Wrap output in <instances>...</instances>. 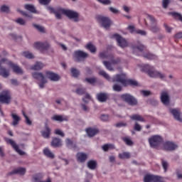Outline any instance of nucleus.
<instances>
[{"instance_id":"f257e3e1","label":"nucleus","mask_w":182,"mask_h":182,"mask_svg":"<svg viewBox=\"0 0 182 182\" xmlns=\"http://www.w3.org/2000/svg\"><path fill=\"white\" fill-rule=\"evenodd\" d=\"M99 75H100V76H103V77L107 79V80H109V82H113L114 83L119 82L124 86L126 83V74H117L112 78H110V75H109V74L105 73V70H101L99 72Z\"/></svg>"},{"instance_id":"f03ea898","label":"nucleus","mask_w":182,"mask_h":182,"mask_svg":"<svg viewBox=\"0 0 182 182\" xmlns=\"http://www.w3.org/2000/svg\"><path fill=\"white\" fill-rule=\"evenodd\" d=\"M142 72L147 73L148 76L150 77H159V79H164L166 75L156 70L154 67L146 64L142 67L141 69Z\"/></svg>"},{"instance_id":"7ed1b4c3","label":"nucleus","mask_w":182,"mask_h":182,"mask_svg":"<svg viewBox=\"0 0 182 182\" xmlns=\"http://www.w3.org/2000/svg\"><path fill=\"white\" fill-rule=\"evenodd\" d=\"M95 19L101 28H104V29H109L113 24L110 18L106 16L97 14L95 16Z\"/></svg>"},{"instance_id":"20e7f679","label":"nucleus","mask_w":182,"mask_h":182,"mask_svg":"<svg viewBox=\"0 0 182 182\" xmlns=\"http://www.w3.org/2000/svg\"><path fill=\"white\" fill-rule=\"evenodd\" d=\"M121 99L125 103H127L129 106H137L139 105V101L137 98L129 93L122 94L121 95Z\"/></svg>"},{"instance_id":"39448f33","label":"nucleus","mask_w":182,"mask_h":182,"mask_svg":"<svg viewBox=\"0 0 182 182\" xmlns=\"http://www.w3.org/2000/svg\"><path fill=\"white\" fill-rule=\"evenodd\" d=\"M31 76L33 79H36V80H38L40 82L38 83V86L40 89H43L45 87L46 83H48V80L43 75V73L39 72H33L31 73Z\"/></svg>"},{"instance_id":"423d86ee","label":"nucleus","mask_w":182,"mask_h":182,"mask_svg":"<svg viewBox=\"0 0 182 182\" xmlns=\"http://www.w3.org/2000/svg\"><path fill=\"white\" fill-rule=\"evenodd\" d=\"M149 143L152 149H157L163 143V137L160 135H154L149 139Z\"/></svg>"},{"instance_id":"0eeeda50","label":"nucleus","mask_w":182,"mask_h":182,"mask_svg":"<svg viewBox=\"0 0 182 182\" xmlns=\"http://www.w3.org/2000/svg\"><path fill=\"white\" fill-rule=\"evenodd\" d=\"M148 19H149L151 23L149 31H151L152 33H158L160 31V27L157 25V21L156 18L151 15H148Z\"/></svg>"},{"instance_id":"6e6552de","label":"nucleus","mask_w":182,"mask_h":182,"mask_svg":"<svg viewBox=\"0 0 182 182\" xmlns=\"http://www.w3.org/2000/svg\"><path fill=\"white\" fill-rule=\"evenodd\" d=\"M73 58L76 62H83L85 59L89 58V54L83 50H75L73 53Z\"/></svg>"},{"instance_id":"1a4fd4ad","label":"nucleus","mask_w":182,"mask_h":182,"mask_svg":"<svg viewBox=\"0 0 182 182\" xmlns=\"http://www.w3.org/2000/svg\"><path fill=\"white\" fill-rule=\"evenodd\" d=\"M33 46L34 49H36L37 50H39L40 52H41V53H43V52H45L49 49L50 45H49L48 42L42 43L40 41H37L33 43Z\"/></svg>"},{"instance_id":"9d476101","label":"nucleus","mask_w":182,"mask_h":182,"mask_svg":"<svg viewBox=\"0 0 182 182\" xmlns=\"http://www.w3.org/2000/svg\"><path fill=\"white\" fill-rule=\"evenodd\" d=\"M63 12L64 15L68 16L69 19H73L75 22H79V14L77 11L65 9L61 10Z\"/></svg>"},{"instance_id":"9b49d317","label":"nucleus","mask_w":182,"mask_h":182,"mask_svg":"<svg viewBox=\"0 0 182 182\" xmlns=\"http://www.w3.org/2000/svg\"><path fill=\"white\" fill-rule=\"evenodd\" d=\"M11 93L9 91H4L0 95V103H4L5 105H9L11 103Z\"/></svg>"},{"instance_id":"f8f14e48","label":"nucleus","mask_w":182,"mask_h":182,"mask_svg":"<svg viewBox=\"0 0 182 182\" xmlns=\"http://www.w3.org/2000/svg\"><path fill=\"white\" fill-rule=\"evenodd\" d=\"M112 38L116 39L118 46H119L120 48H127V41L124 38L122 37V36L116 33L112 36Z\"/></svg>"},{"instance_id":"ddd939ff","label":"nucleus","mask_w":182,"mask_h":182,"mask_svg":"<svg viewBox=\"0 0 182 182\" xmlns=\"http://www.w3.org/2000/svg\"><path fill=\"white\" fill-rule=\"evenodd\" d=\"M169 112L173 116V118L175 119V120H177V122L182 123L181 111H180V109L178 108L170 109Z\"/></svg>"},{"instance_id":"4468645a","label":"nucleus","mask_w":182,"mask_h":182,"mask_svg":"<svg viewBox=\"0 0 182 182\" xmlns=\"http://www.w3.org/2000/svg\"><path fill=\"white\" fill-rule=\"evenodd\" d=\"M6 141L8 144H10L11 147H13V149L15 150V151H16V153H18L20 156H25V151L19 149V146L16 144V142H15V141L11 139H7Z\"/></svg>"},{"instance_id":"2eb2a0df","label":"nucleus","mask_w":182,"mask_h":182,"mask_svg":"<svg viewBox=\"0 0 182 182\" xmlns=\"http://www.w3.org/2000/svg\"><path fill=\"white\" fill-rule=\"evenodd\" d=\"M160 99L164 106H168V105H170V95H168V92L162 91L161 92Z\"/></svg>"},{"instance_id":"dca6fc26","label":"nucleus","mask_w":182,"mask_h":182,"mask_svg":"<svg viewBox=\"0 0 182 182\" xmlns=\"http://www.w3.org/2000/svg\"><path fill=\"white\" fill-rule=\"evenodd\" d=\"M51 147L53 149H59L63 146V141L58 137H53L50 142Z\"/></svg>"},{"instance_id":"f3484780","label":"nucleus","mask_w":182,"mask_h":182,"mask_svg":"<svg viewBox=\"0 0 182 182\" xmlns=\"http://www.w3.org/2000/svg\"><path fill=\"white\" fill-rule=\"evenodd\" d=\"M46 77L47 79L51 80V82H59L60 77L59 75L52 72V71H46Z\"/></svg>"},{"instance_id":"a211bd4d","label":"nucleus","mask_w":182,"mask_h":182,"mask_svg":"<svg viewBox=\"0 0 182 182\" xmlns=\"http://www.w3.org/2000/svg\"><path fill=\"white\" fill-rule=\"evenodd\" d=\"M26 173V168L18 167L14 169L11 172H9L7 176H14V174H18V176H25Z\"/></svg>"},{"instance_id":"6ab92c4d","label":"nucleus","mask_w":182,"mask_h":182,"mask_svg":"<svg viewBox=\"0 0 182 182\" xmlns=\"http://www.w3.org/2000/svg\"><path fill=\"white\" fill-rule=\"evenodd\" d=\"M164 149L166 151H173L178 149V146L173 142L166 141L164 144Z\"/></svg>"},{"instance_id":"aec40b11","label":"nucleus","mask_w":182,"mask_h":182,"mask_svg":"<svg viewBox=\"0 0 182 182\" xmlns=\"http://www.w3.org/2000/svg\"><path fill=\"white\" fill-rule=\"evenodd\" d=\"M160 176L151 175V174H146L144 176V182H158L160 180Z\"/></svg>"},{"instance_id":"412c9836","label":"nucleus","mask_w":182,"mask_h":182,"mask_svg":"<svg viewBox=\"0 0 182 182\" xmlns=\"http://www.w3.org/2000/svg\"><path fill=\"white\" fill-rule=\"evenodd\" d=\"M9 65L11 68H12L14 73H16L17 75H23V70H22L18 65L14 64L11 62L9 63Z\"/></svg>"},{"instance_id":"4be33fe9","label":"nucleus","mask_w":182,"mask_h":182,"mask_svg":"<svg viewBox=\"0 0 182 182\" xmlns=\"http://www.w3.org/2000/svg\"><path fill=\"white\" fill-rule=\"evenodd\" d=\"M97 99L101 103H103L109 99V94L106 92H100L97 95Z\"/></svg>"},{"instance_id":"5701e85b","label":"nucleus","mask_w":182,"mask_h":182,"mask_svg":"<svg viewBox=\"0 0 182 182\" xmlns=\"http://www.w3.org/2000/svg\"><path fill=\"white\" fill-rule=\"evenodd\" d=\"M45 68V64L41 61H37L34 65L31 66V70H42Z\"/></svg>"},{"instance_id":"b1692460","label":"nucleus","mask_w":182,"mask_h":182,"mask_svg":"<svg viewBox=\"0 0 182 182\" xmlns=\"http://www.w3.org/2000/svg\"><path fill=\"white\" fill-rule=\"evenodd\" d=\"M65 144L68 149H70V150H76L77 147V145H76V143H74L73 141H72L69 138H67L65 139Z\"/></svg>"},{"instance_id":"393cba45","label":"nucleus","mask_w":182,"mask_h":182,"mask_svg":"<svg viewBox=\"0 0 182 182\" xmlns=\"http://www.w3.org/2000/svg\"><path fill=\"white\" fill-rule=\"evenodd\" d=\"M43 177H45V174L43 173H36L32 176L31 181L32 182H42L43 180Z\"/></svg>"},{"instance_id":"a878e982","label":"nucleus","mask_w":182,"mask_h":182,"mask_svg":"<svg viewBox=\"0 0 182 182\" xmlns=\"http://www.w3.org/2000/svg\"><path fill=\"white\" fill-rule=\"evenodd\" d=\"M41 134L43 139H49L50 137V128H49L48 124H46L45 130L41 131Z\"/></svg>"},{"instance_id":"bb28decb","label":"nucleus","mask_w":182,"mask_h":182,"mask_svg":"<svg viewBox=\"0 0 182 182\" xmlns=\"http://www.w3.org/2000/svg\"><path fill=\"white\" fill-rule=\"evenodd\" d=\"M77 159L80 163H85L87 160V154L83 152H79L77 154Z\"/></svg>"},{"instance_id":"cd10ccee","label":"nucleus","mask_w":182,"mask_h":182,"mask_svg":"<svg viewBox=\"0 0 182 182\" xmlns=\"http://www.w3.org/2000/svg\"><path fill=\"white\" fill-rule=\"evenodd\" d=\"M12 119H13V122H12V126L15 127V126H18V124H19V122H21V117L18 116V114H15V113H11V114Z\"/></svg>"},{"instance_id":"c85d7f7f","label":"nucleus","mask_w":182,"mask_h":182,"mask_svg":"<svg viewBox=\"0 0 182 182\" xmlns=\"http://www.w3.org/2000/svg\"><path fill=\"white\" fill-rule=\"evenodd\" d=\"M43 153L44 156H46V157H48V159H51V160H53V159H55V154L48 148H45L43 150Z\"/></svg>"},{"instance_id":"c756f323","label":"nucleus","mask_w":182,"mask_h":182,"mask_svg":"<svg viewBox=\"0 0 182 182\" xmlns=\"http://www.w3.org/2000/svg\"><path fill=\"white\" fill-rule=\"evenodd\" d=\"M124 87H127V86H132V87H136L139 86V82L134 80L132 79H127L125 80V83L124 84Z\"/></svg>"},{"instance_id":"7c9ffc66","label":"nucleus","mask_w":182,"mask_h":182,"mask_svg":"<svg viewBox=\"0 0 182 182\" xmlns=\"http://www.w3.org/2000/svg\"><path fill=\"white\" fill-rule=\"evenodd\" d=\"M132 49L134 53L136 49H137V50H139V52H143V50L146 49V46L143 45V43H140V41H138L137 45L132 46Z\"/></svg>"},{"instance_id":"2f4dec72","label":"nucleus","mask_w":182,"mask_h":182,"mask_svg":"<svg viewBox=\"0 0 182 182\" xmlns=\"http://www.w3.org/2000/svg\"><path fill=\"white\" fill-rule=\"evenodd\" d=\"M143 58H144L145 59H148L149 60H156V59H157V55L150 53V52H146L144 53L142 55Z\"/></svg>"},{"instance_id":"473e14b6","label":"nucleus","mask_w":182,"mask_h":182,"mask_svg":"<svg viewBox=\"0 0 182 182\" xmlns=\"http://www.w3.org/2000/svg\"><path fill=\"white\" fill-rule=\"evenodd\" d=\"M86 132L89 137H93L94 136H96L97 133H99V129L95 128H88L86 129Z\"/></svg>"},{"instance_id":"72a5a7b5","label":"nucleus","mask_w":182,"mask_h":182,"mask_svg":"<svg viewBox=\"0 0 182 182\" xmlns=\"http://www.w3.org/2000/svg\"><path fill=\"white\" fill-rule=\"evenodd\" d=\"M52 120H54V122H66V120H68V118L66 117H63V115H58L55 114L54 116L52 117Z\"/></svg>"},{"instance_id":"f704fd0d","label":"nucleus","mask_w":182,"mask_h":182,"mask_svg":"<svg viewBox=\"0 0 182 182\" xmlns=\"http://www.w3.org/2000/svg\"><path fill=\"white\" fill-rule=\"evenodd\" d=\"M87 166L90 170H95V168L97 167V161L95 160H90L87 163Z\"/></svg>"},{"instance_id":"c9c22d12","label":"nucleus","mask_w":182,"mask_h":182,"mask_svg":"<svg viewBox=\"0 0 182 182\" xmlns=\"http://www.w3.org/2000/svg\"><path fill=\"white\" fill-rule=\"evenodd\" d=\"M0 12L1 14H11V8L9 7V6H7L6 4H2L0 6Z\"/></svg>"},{"instance_id":"e433bc0d","label":"nucleus","mask_w":182,"mask_h":182,"mask_svg":"<svg viewBox=\"0 0 182 182\" xmlns=\"http://www.w3.org/2000/svg\"><path fill=\"white\" fill-rule=\"evenodd\" d=\"M24 8L26 9V11L31 12V14H38V11H36L35 6L32 4H25Z\"/></svg>"},{"instance_id":"4c0bfd02","label":"nucleus","mask_w":182,"mask_h":182,"mask_svg":"<svg viewBox=\"0 0 182 182\" xmlns=\"http://www.w3.org/2000/svg\"><path fill=\"white\" fill-rule=\"evenodd\" d=\"M0 76L8 77L9 76V70L4 67H0Z\"/></svg>"},{"instance_id":"58836bf2","label":"nucleus","mask_w":182,"mask_h":182,"mask_svg":"<svg viewBox=\"0 0 182 182\" xmlns=\"http://www.w3.org/2000/svg\"><path fill=\"white\" fill-rule=\"evenodd\" d=\"M99 56L101 59H113L114 58L113 54H107L106 52L100 53Z\"/></svg>"},{"instance_id":"ea45409f","label":"nucleus","mask_w":182,"mask_h":182,"mask_svg":"<svg viewBox=\"0 0 182 182\" xmlns=\"http://www.w3.org/2000/svg\"><path fill=\"white\" fill-rule=\"evenodd\" d=\"M86 49H87L88 50H90V52H91V53H96V46L95 45H93V43H88L86 46H85Z\"/></svg>"},{"instance_id":"a19ab883","label":"nucleus","mask_w":182,"mask_h":182,"mask_svg":"<svg viewBox=\"0 0 182 182\" xmlns=\"http://www.w3.org/2000/svg\"><path fill=\"white\" fill-rule=\"evenodd\" d=\"M132 120H136V122H146V119L141 117V115L134 114L130 116Z\"/></svg>"},{"instance_id":"79ce46f5","label":"nucleus","mask_w":182,"mask_h":182,"mask_svg":"<svg viewBox=\"0 0 182 182\" xmlns=\"http://www.w3.org/2000/svg\"><path fill=\"white\" fill-rule=\"evenodd\" d=\"M102 63L104 66H105L106 69H107V70H114L112 61H102Z\"/></svg>"},{"instance_id":"37998d69","label":"nucleus","mask_w":182,"mask_h":182,"mask_svg":"<svg viewBox=\"0 0 182 182\" xmlns=\"http://www.w3.org/2000/svg\"><path fill=\"white\" fill-rule=\"evenodd\" d=\"M70 72H71V75L73 76V77H79V76H80V71H79V70L75 68H72L70 69Z\"/></svg>"},{"instance_id":"c03bdc74","label":"nucleus","mask_w":182,"mask_h":182,"mask_svg":"<svg viewBox=\"0 0 182 182\" xmlns=\"http://www.w3.org/2000/svg\"><path fill=\"white\" fill-rule=\"evenodd\" d=\"M84 82H87V83H89V85H94L96 82H97V78L95 77H86L84 80Z\"/></svg>"},{"instance_id":"a18cd8bd","label":"nucleus","mask_w":182,"mask_h":182,"mask_svg":"<svg viewBox=\"0 0 182 182\" xmlns=\"http://www.w3.org/2000/svg\"><path fill=\"white\" fill-rule=\"evenodd\" d=\"M65 11V9H58V11H55L54 13V15H55L56 19H62V14H63V11Z\"/></svg>"},{"instance_id":"49530a36","label":"nucleus","mask_w":182,"mask_h":182,"mask_svg":"<svg viewBox=\"0 0 182 182\" xmlns=\"http://www.w3.org/2000/svg\"><path fill=\"white\" fill-rule=\"evenodd\" d=\"M112 90H114V92H122L123 87L120 84L115 83L112 85Z\"/></svg>"},{"instance_id":"de8ad7c7","label":"nucleus","mask_w":182,"mask_h":182,"mask_svg":"<svg viewBox=\"0 0 182 182\" xmlns=\"http://www.w3.org/2000/svg\"><path fill=\"white\" fill-rule=\"evenodd\" d=\"M75 93L77 95H79L80 96H82L83 95H86V88L85 87H78L75 90Z\"/></svg>"},{"instance_id":"09e8293b","label":"nucleus","mask_w":182,"mask_h":182,"mask_svg":"<svg viewBox=\"0 0 182 182\" xmlns=\"http://www.w3.org/2000/svg\"><path fill=\"white\" fill-rule=\"evenodd\" d=\"M171 15L174 18V19H178V21H180L182 22V15L180 13L177 12H171Z\"/></svg>"},{"instance_id":"8fccbe9b","label":"nucleus","mask_w":182,"mask_h":182,"mask_svg":"<svg viewBox=\"0 0 182 182\" xmlns=\"http://www.w3.org/2000/svg\"><path fill=\"white\" fill-rule=\"evenodd\" d=\"M102 150H104L105 151H109V149H114V145L112 144H104L102 146Z\"/></svg>"},{"instance_id":"3c124183","label":"nucleus","mask_w":182,"mask_h":182,"mask_svg":"<svg viewBox=\"0 0 182 182\" xmlns=\"http://www.w3.org/2000/svg\"><path fill=\"white\" fill-rule=\"evenodd\" d=\"M122 140H123V141H124V143L127 144V146H133V144H134L133 141H132V139H130V138H129V137H122Z\"/></svg>"},{"instance_id":"603ef678","label":"nucleus","mask_w":182,"mask_h":182,"mask_svg":"<svg viewBox=\"0 0 182 182\" xmlns=\"http://www.w3.org/2000/svg\"><path fill=\"white\" fill-rule=\"evenodd\" d=\"M33 26L41 33H45V28L43 26L37 24H33Z\"/></svg>"},{"instance_id":"864d4df0","label":"nucleus","mask_w":182,"mask_h":182,"mask_svg":"<svg viewBox=\"0 0 182 182\" xmlns=\"http://www.w3.org/2000/svg\"><path fill=\"white\" fill-rule=\"evenodd\" d=\"M16 23H18V25H21V26H25L26 25V21H25L22 18H18L16 20L14 21Z\"/></svg>"},{"instance_id":"5fc2aeb1","label":"nucleus","mask_w":182,"mask_h":182,"mask_svg":"<svg viewBox=\"0 0 182 182\" xmlns=\"http://www.w3.org/2000/svg\"><path fill=\"white\" fill-rule=\"evenodd\" d=\"M23 55L24 58H26V59H34L35 56L31 53H29L28 51L23 52Z\"/></svg>"},{"instance_id":"6e6d98bb","label":"nucleus","mask_w":182,"mask_h":182,"mask_svg":"<svg viewBox=\"0 0 182 182\" xmlns=\"http://www.w3.org/2000/svg\"><path fill=\"white\" fill-rule=\"evenodd\" d=\"M119 157L122 160L124 159H130V153L129 152H124L119 154Z\"/></svg>"},{"instance_id":"4d7b16f0","label":"nucleus","mask_w":182,"mask_h":182,"mask_svg":"<svg viewBox=\"0 0 182 182\" xmlns=\"http://www.w3.org/2000/svg\"><path fill=\"white\" fill-rule=\"evenodd\" d=\"M115 127L120 128V127H127V122H117L114 124Z\"/></svg>"},{"instance_id":"13d9d810","label":"nucleus","mask_w":182,"mask_h":182,"mask_svg":"<svg viewBox=\"0 0 182 182\" xmlns=\"http://www.w3.org/2000/svg\"><path fill=\"white\" fill-rule=\"evenodd\" d=\"M161 164L164 171H167V168H168V162L164 161V159H161Z\"/></svg>"},{"instance_id":"bf43d9fd","label":"nucleus","mask_w":182,"mask_h":182,"mask_svg":"<svg viewBox=\"0 0 182 182\" xmlns=\"http://www.w3.org/2000/svg\"><path fill=\"white\" fill-rule=\"evenodd\" d=\"M40 5H44L47 6V5H49L52 0H38Z\"/></svg>"},{"instance_id":"052dcab7","label":"nucleus","mask_w":182,"mask_h":182,"mask_svg":"<svg viewBox=\"0 0 182 182\" xmlns=\"http://www.w3.org/2000/svg\"><path fill=\"white\" fill-rule=\"evenodd\" d=\"M23 115L26 119V124H28V126H32V121H31L29 119V117H28V115L24 112H23Z\"/></svg>"},{"instance_id":"680f3d73","label":"nucleus","mask_w":182,"mask_h":182,"mask_svg":"<svg viewBox=\"0 0 182 182\" xmlns=\"http://www.w3.org/2000/svg\"><path fill=\"white\" fill-rule=\"evenodd\" d=\"M168 5H170V0H162V6L164 9H167Z\"/></svg>"},{"instance_id":"e2e57ef3","label":"nucleus","mask_w":182,"mask_h":182,"mask_svg":"<svg viewBox=\"0 0 182 182\" xmlns=\"http://www.w3.org/2000/svg\"><path fill=\"white\" fill-rule=\"evenodd\" d=\"M100 4H102V5H110L112 4V1L110 0H97Z\"/></svg>"},{"instance_id":"0e129e2a","label":"nucleus","mask_w":182,"mask_h":182,"mask_svg":"<svg viewBox=\"0 0 182 182\" xmlns=\"http://www.w3.org/2000/svg\"><path fill=\"white\" fill-rule=\"evenodd\" d=\"M55 134L60 136L61 137H65V133H63V132L60 129H55Z\"/></svg>"},{"instance_id":"69168bd1","label":"nucleus","mask_w":182,"mask_h":182,"mask_svg":"<svg viewBox=\"0 0 182 182\" xmlns=\"http://www.w3.org/2000/svg\"><path fill=\"white\" fill-rule=\"evenodd\" d=\"M100 119L102 122H108L109 121V115L108 114H102Z\"/></svg>"},{"instance_id":"338daca9","label":"nucleus","mask_w":182,"mask_h":182,"mask_svg":"<svg viewBox=\"0 0 182 182\" xmlns=\"http://www.w3.org/2000/svg\"><path fill=\"white\" fill-rule=\"evenodd\" d=\"M134 129L136 132H141V127L137 122L135 123Z\"/></svg>"},{"instance_id":"774afa93","label":"nucleus","mask_w":182,"mask_h":182,"mask_svg":"<svg viewBox=\"0 0 182 182\" xmlns=\"http://www.w3.org/2000/svg\"><path fill=\"white\" fill-rule=\"evenodd\" d=\"M173 38L174 39H182V31L176 33Z\"/></svg>"}]
</instances>
